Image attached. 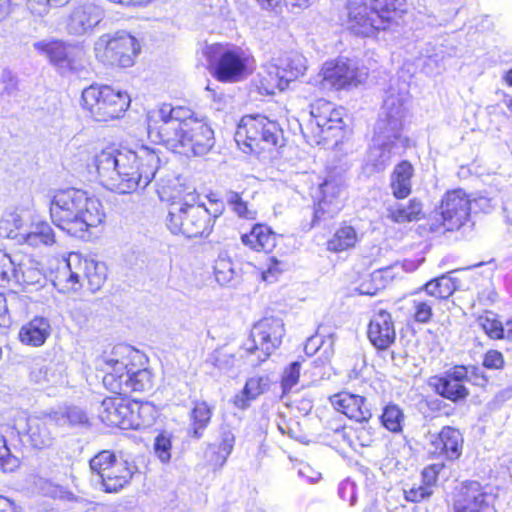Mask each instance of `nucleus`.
Masks as SVG:
<instances>
[{"mask_svg":"<svg viewBox=\"0 0 512 512\" xmlns=\"http://www.w3.org/2000/svg\"><path fill=\"white\" fill-rule=\"evenodd\" d=\"M171 441L170 438L160 434L156 437L154 443V450L158 458L162 462H168L170 459Z\"/></svg>","mask_w":512,"mask_h":512,"instance_id":"57","label":"nucleus"},{"mask_svg":"<svg viewBox=\"0 0 512 512\" xmlns=\"http://www.w3.org/2000/svg\"><path fill=\"white\" fill-rule=\"evenodd\" d=\"M403 0H350L347 28L355 35L370 37L386 30L402 12Z\"/></svg>","mask_w":512,"mask_h":512,"instance_id":"6","label":"nucleus"},{"mask_svg":"<svg viewBox=\"0 0 512 512\" xmlns=\"http://www.w3.org/2000/svg\"><path fill=\"white\" fill-rule=\"evenodd\" d=\"M382 426L392 433H400L403 430L404 413L395 403H388L382 409L379 417Z\"/></svg>","mask_w":512,"mask_h":512,"instance_id":"42","label":"nucleus"},{"mask_svg":"<svg viewBox=\"0 0 512 512\" xmlns=\"http://www.w3.org/2000/svg\"><path fill=\"white\" fill-rule=\"evenodd\" d=\"M358 241L356 229L347 224L341 225L326 243V249L339 253L353 248Z\"/></svg>","mask_w":512,"mask_h":512,"instance_id":"35","label":"nucleus"},{"mask_svg":"<svg viewBox=\"0 0 512 512\" xmlns=\"http://www.w3.org/2000/svg\"><path fill=\"white\" fill-rule=\"evenodd\" d=\"M504 357L497 350H489L483 358V366L487 369H502L504 366Z\"/></svg>","mask_w":512,"mask_h":512,"instance_id":"58","label":"nucleus"},{"mask_svg":"<svg viewBox=\"0 0 512 512\" xmlns=\"http://www.w3.org/2000/svg\"><path fill=\"white\" fill-rule=\"evenodd\" d=\"M205 55L221 82H238L249 74L250 56L240 47L216 43L206 48Z\"/></svg>","mask_w":512,"mask_h":512,"instance_id":"10","label":"nucleus"},{"mask_svg":"<svg viewBox=\"0 0 512 512\" xmlns=\"http://www.w3.org/2000/svg\"><path fill=\"white\" fill-rule=\"evenodd\" d=\"M102 20V10L92 3L75 7L67 20L70 35L82 36L93 31Z\"/></svg>","mask_w":512,"mask_h":512,"instance_id":"25","label":"nucleus"},{"mask_svg":"<svg viewBox=\"0 0 512 512\" xmlns=\"http://www.w3.org/2000/svg\"><path fill=\"white\" fill-rule=\"evenodd\" d=\"M284 335L282 319L265 317L259 320L251 331V339L244 344V354L241 357H246L251 366L260 365L280 346Z\"/></svg>","mask_w":512,"mask_h":512,"instance_id":"12","label":"nucleus"},{"mask_svg":"<svg viewBox=\"0 0 512 512\" xmlns=\"http://www.w3.org/2000/svg\"><path fill=\"white\" fill-rule=\"evenodd\" d=\"M300 366L299 361H294L284 370L281 381L284 393L290 391L298 383Z\"/></svg>","mask_w":512,"mask_h":512,"instance_id":"52","label":"nucleus"},{"mask_svg":"<svg viewBox=\"0 0 512 512\" xmlns=\"http://www.w3.org/2000/svg\"><path fill=\"white\" fill-rule=\"evenodd\" d=\"M422 289L434 300H445L457 289L456 280L450 277L449 274H443L428 281Z\"/></svg>","mask_w":512,"mask_h":512,"instance_id":"38","label":"nucleus"},{"mask_svg":"<svg viewBox=\"0 0 512 512\" xmlns=\"http://www.w3.org/2000/svg\"><path fill=\"white\" fill-rule=\"evenodd\" d=\"M356 440L362 447H369L373 443L371 428L362 427L356 431Z\"/></svg>","mask_w":512,"mask_h":512,"instance_id":"61","label":"nucleus"},{"mask_svg":"<svg viewBox=\"0 0 512 512\" xmlns=\"http://www.w3.org/2000/svg\"><path fill=\"white\" fill-rule=\"evenodd\" d=\"M322 86L340 90L349 86H356L361 82L356 64L344 58L326 62L321 70Z\"/></svg>","mask_w":512,"mask_h":512,"instance_id":"18","label":"nucleus"},{"mask_svg":"<svg viewBox=\"0 0 512 512\" xmlns=\"http://www.w3.org/2000/svg\"><path fill=\"white\" fill-rule=\"evenodd\" d=\"M422 476L424 480L423 485H430L432 487V483H434L437 478V471L434 466H430L423 470Z\"/></svg>","mask_w":512,"mask_h":512,"instance_id":"64","label":"nucleus"},{"mask_svg":"<svg viewBox=\"0 0 512 512\" xmlns=\"http://www.w3.org/2000/svg\"><path fill=\"white\" fill-rule=\"evenodd\" d=\"M146 357L128 345H117L109 354L101 356L97 365L106 372L103 385L114 394L143 392L153 387V375L148 368H140Z\"/></svg>","mask_w":512,"mask_h":512,"instance_id":"5","label":"nucleus"},{"mask_svg":"<svg viewBox=\"0 0 512 512\" xmlns=\"http://www.w3.org/2000/svg\"><path fill=\"white\" fill-rule=\"evenodd\" d=\"M405 100L406 94L396 92L393 87L386 92L365 163V171L370 175L384 171L392 158L409 146V139L402 135Z\"/></svg>","mask_w":512,"mask_h":512,"instance_id":"3","label":"nucleus"},{"mask_svg":"<svg viewBox=\"0 0 512 512\" xmlns=\"http://www.w3.org/2000/svg\"><path fill=\"white\" fill-rule=\"evenodd\" d=\"M213 408L205 401H197L190 413L192 435L199 439L203 436L204 430L210 423Z\"/></svg>","mask_w":512,"mask_h":512,"instance_id":"39","label":"nucleus"},{"mask_svg":"<svg viewBox=\"0 0 512 512\" xmlns=\"http://www.w3.org/2000/svg\"><path fill=\"white\" fill-rule=\"evenodd\" d=\"M319 189L321 197L314 208L313 225L334 218L342 209L340 194L343 184L340 179L327 178Z\"/></svg>","mask_w":512,"mask_h":512,"instance_id":"19","label":"nucleus"},{"mask_svg":"<svg viewBox=\"0 0 512 512\" xmlns=\"http://www.w3.org/2000/svg\"><path fill=\"white\" fill-rule=\"evenodd\" d=\"M158 153L146 146L137 151L108 147L94 157L100 183L110 191L128 194L144 189L160 169Z\"/></svg>","mask_w":512,"mask_h":512,"instance_id":"2","label":"nucleus"},{"mask_svg":"<svg viewBox=\"0 0 512 512\" xmlns=\"http://www.w3.org/2000/svg\"><path fill=\"white\" fill-rule=\"evenodd\" d=\"M130 101L127 92L108 85H91L85 88L81 95L83 109L98 122L120 118L128 109Z\"/></svg>","mask_w":512,"mask_h":512,"instance_id":"9","label":"nucleus"},{"mask_svg":"<svg viewBox=\"0 0 512 512\" xmlns=\"http://www.w3.org/2000/svg\"><path fill=\"white\" fill-rule=\"evenodd\" d=\"M130 409L133 410V424L130 429H140L152 424L153 422V407L148 403H139L137 401H130Z\"/></svg>","mask_w":512,"mask_h":512,"instance_id":"44","label":"nucleus"},{"mask_svg":"<svg viewBox=\"0 0 512 512\" xmlns=\"http://www.w3.org/2000/svg\"><path fill=\"white\" fill-rule=\"evenodd\" d=\"M51 420L58 426H87L89 417L85 410L78 406H67L50 413Z\"/></svg>","mask_w":512,"mask_h":512,"instance_id":"36","label":"nucleus"},{"mask_svg":"<svg viewBox=\"0 0 512 512\" xmlns=\"http://www.w3.org/2000/svg\"><path fill=\"white\" fill-rule=\"evenodd\" d=\"M258 6L265 11L279 14L282 11L283 2L287 4V0H254Z\"/></svg>","mask_w":512,"mask_h":512,"instance_id":"60","label":"nucleus"},{"mask_svg":"<svg viewBox=\"0 0 512 512\" xmlns=\"http://www.w3.org/2000/svg\"><path fill=\"white\" fill-rule=\"evenodd\" d=\"M21 225V218L16 213H5L0 219V236L14 239L18 236L17 230Z\"/></svg>","mask_w":512,"mask_h":512,"instance_id":"48","label":"nucleus"},{"mask_svg":"<svg viewBox=\"0 0 512 512\" xmlns=\"http://www.w3.org/2000/svg\"><path fill=\"white\" fill-rule=\"evenodd\" d=\"M51 325L45 317H34L27 324L23 325L19 332V339L22 343L33 347L43 345L50 336Z\"/></svg>","mask_w":512,"mask_h":512,"instance_id":"30","label":"nucleus"},{"mask_svg":"<svg viewBox=\"0 0 512 512\" xmlns=\"http://www.w3.org/2000/svg\"><path fill=\"white\" fill-rule=\"evenodd\" d=\"M23 240L30 246L52 245L55 242V234L47 222H39L31 225L29 232L22 235Z\"/></svg>","mask_w":512,"mask_h":512,"instance_id":"41","label":"nucleus"},{"mask_svg":"<svg viewBox=\"0 0 512 512\" xmlns=\"http://www.w3.org/2000/svg\"><path fill=\"white\" fill-rule=\"evenodd\" d=\"M431 222V230L436 231L444 227L447 231L457 230L469 219L471 213V199L462 189L449 191L445 194L441 207Z\"/></svg>","mask_w":512,"mask_h":512,"instance_id":"14","label":"nucleus"},{"mask_svg":"<svg viewBox=\"0 0 512 512\" xmlns=\"http://www.w3.org/2000/svg\"><path fill=\"white\" fill-rule=\"evenodd\" d=\"M310 115L311 120L308 126L314 133L317 144L326 140L333 134V131H340L343 128L344 111L330 101L316 100L310 105Z\"/></svg>","mask_w":512,"mask_h":512,"instance_id":"15","label":"nucleus"},{"mask_svg":"<svg viewBox=\"0 0 512 512\" xmlns=\"http://www.w3.org/2000/svg\"><path fill=\"white\" fill-rule=\"evenodd\" d=\"M413 172V166L408 161H402L394 168L390 187L395 198L403 199L411 193Z\"/></svg>","mask_w":512,"mask_h":512,"instance_id":"34","label":"nucleus"},{"mask_svg":"<svg viewBox=\"0 0 512 512\" xmlns=\"http://www.w3.org/2000/svg\"><path fill=\"white\" fill-rule=\"evenodd\" d=\"M368 339L378 350L388 349L395 341L396 332L392 316L386 310H379L370 319Z\"/></svg>","mask_w":512,"mask_h":512,"instance_id":"23","label":"nucleus"},{"mask_svg":"<svg viewBox=\"0 0 512 512\" xmlns=\"http://www.w3.org/2000/svg\"><path fill=\"white\" fill-rule=\"evenodd\" d=\"M491 208L490 200L486 197L480 196L471 200V211L488 212Z\"/></svg>","mask_w":512,"mask_h":512,"instance_id":"62","label":"nucleus"},{"mask_svg":"<svg viewBox=\"0 0 512 512\" xmlns=\"http://www.w3.org/2000/svg\"><path fill=\"white\" fill-rule=\"evenodd\" d=\"M2 89L0 98L4 101L10 102V98H15L19 92V81L17 76L10 70H3L1 74Z\"/></svg>","mask_w":512,"mask_h":512,"instance_id":"45","label":"nucleus"},{"mask_svg":"<svg viewBox=\"0 0 512 512\" xmlns=\"http://www.w3.org/2000/svg\"><path fill=\"white\" fill-rule=\"evenodd\" d=\"M334 339L330 335L327 340H321L317 336L308 338L304 350L307 355H314L317 351L323 349L326 359H329L333 355Z\"/></svg>","mask_w":512,"mask_h":512,"instance_id":"47","label":"nucleus"},{"mask_svg":"<svg viewBox=\"0 0 512 512\" xmlns=\"http://www.w3.org/2000/svg\"><path fill=\"white\" fill-rule=\"evenodd\" d=\"M421 212L422 203L417 199H411L407 204L394 201L385 207L386 218L398 224L417 221Z\"/></svg>","mask_w":512,"mask_h":512,"instance_id":"31","label":"nucleus"},{"mask_svg":"<svg viewBox=\"0 0 512 512\" xmlns=\"http://www.w3.org/2000/svg\"><path fill=\"white\" fill-rule=\"evenodd\" d=\"M433 493L432 487L430 485L420 484L418 486L414 485L409 489L404 490L405 499L409 502H421L427 498H429Z\"/></svg>","mask_w":512,"mask_h":512,"instance_id":"55","label":"nucleus"},{"mask_svg":"<svg viewBox=\"0 0 512 512\" xmlns=\"http://www.w3.org/2000/svg\"><path fill=\"white\" fill-rule=\"evenodd\" d=\"M241 241L255 251L270 252L276 246V235L265 225H255L250 233L243 234Z\"/></svg>","mask_w":512,"mask_h":512,"instance_id":"32","label":"nucleus"},{"mask_svg":"<svg viewBox=\"0 0 512 512\" xmlns=\"http://www.w3.org/2000/svg\"><path fill=\"white\" fill-rule=\"evenodd\" d=\"M210 362L219 370L228 371L235 363V356L221 350H216L210 356Z\"/></svg>","mask_w":512,"mask_h":512,"instance_id":"56","label":"nucleus"},{"mask_svg":"<svg viewBox=\"0 0 512 512\" xmlns=\"http://www.w3.org/2000/svg\"><path fill=\"white\" fill-rule=\"evenodd\" d=\"M17 465V458L11 455L6 438L0 434V470L3 472L12 471Z\"/></svg>","mask_w":512,"mask_h":512,"instance_id":"53","label":"nucleus"},{"mask_svg":"<svg viewBox=\"0 0 512 512\" xmlns=\"http://www.w3.org/2000/svg\"><path fill=\"white\" fill-rule=\"evenodd\" d=\"M277 58L289 82L304 75L307 70V59L298 52H288Z\"/></svg>","mask_w":512,"mask_h":512,"instance_id":"40","label":"nucleus"},{"mask_svg":"<svg viewBox=\"0 0 512 512\" xmlns=\"http://www.w3.org/2000/svg\"><path fill=\"white\" fill-rule=\"evenodd\" d=\"M432 444L435 446V452L439 450V454H444L447 459L454 460L459 458L462 453L463 437L459 430L446 426L442 428Z\"/></svg>","mask_w":512,"mask_h":512,"instance_id":"29","label":"nucleus"},{"mask_svg":"<svg viewBox=\"0 0 512 512\" xmlns=\"http://www.w3.org/2000/svg\"><path fill=\"white\" fill-rule=\"evenodd\" d=\"M283 131L276 121L264 115L242 117L235 132V141L245 153L260 154L281 145Z\"/></svg>","mask_w":512,"mask_h":512,"instance_id":"8","label":"nucleus"},{"mask_svg":"<svg viewBox=\"0 0 512 512\" xmlns=\"http://www.w3.org/2000/svg\"><path fill=\"white\" fill-rule=\"evenodd\" d=\"M468 381V368L462 365L447 370L441 377L434 378V388L437 394L453 401L464 400L469 395L465 386Z\"/></svg>","mask_w":512,"mask_h":512,"instance_id":"20","label":"nucleus"},{"mask_svg":"<svg viewBox=\"0 0 512 512\" xmlns=\"http://www.w3.org/2000/svg\"><path fill=\"white\" fill-rule=\"evenodd\" d=\"M50 215L53 223L67 234L85 239L90 230L105 220L102 203L76 188L59 189L50 200Z\"/></svg>","mask_w":512,"mask_h":512,"instance_id":"4","label":"nucleus"},{"mask_svg":"<svg viewBox=\"0 0 512 512\" xmlns=\"http://www.w3.org/2000/svg\"><path fill=\"white\" fill-rule=\"evenodd\" d=\"M422 70L429 76L439 74L443 69L445 51L442 47L428 46L422 53Z\"/></svg>","mask_w":512,"mask_h":512,"instance_id":"43","label":"nucleus"},{"mask_svg":"<svg viewBox=\"0 0 512 512\" xmlns=\"http://www.w3.org/2000/svg\"><path fill=\"white\" fill-rule=\"evenodd\" d=\"M66 268L68 271L67 282L71 283V288L75 290L77 289L75 285L80 284V279L85 277L89 289L96 292L102 287L107 277V267L104 262L84 258L79 253L69 254Z\"/></svg>","mask_w":512,"mask_h":512,"instance_id":"16","label":"nucleus"},{"mask_svg":"<svg viewBox=\"0 0 512 512\" xmlns=\"http://www.w3.org/2000/svg\"><path fill=\"white\" fill-rule=\"evenodd\" d=\"M17 278H13L16 284H32L38 282L41 277V272L31 266L23 263H16Z\"/></svg>","mask_w":512,"mask_h":512,"instance_id":"50","label":"nucleus"},{"mask_svg":"<svg viewBox=\"0 0 512 512\" xmlns=\"http://www.w3.org/2000/svg\"><path fill=\"white\" fill-rule=\"evenodd\" d=\"M60 374L56 371V365L47 363L43 358L33 360L30 367V379L35 384L45 386L58 382Z\"/></svg>","mask_w":512,"mask_h":512,"instance_id":"37","label":"nucleus"},{"mask_svg":"<svg viewBox=\"0 0 512 512\" xmlns=\"http://www.w3.org/2000/svg\"><path fill=\"white\" fill-rule=\"evenodd\" d=\"M51 7V0H27V8L35 17H44Z\"/></svg>","mask_w":512,"mask_h":512,"instance_id":"59","label":"nucleus"},{"mask_svg":"<svg viewBox=\"0 0 512 512\" xmlns=\"http://www.w3.org/2000/svg\"><path fill=\"white\" fill-rule=\"evenodd\" d=\"M225 199L227 204L239 217H251V212L248 210L247 203L242 200L238 193L229 191L226 193Z\"/></svg>","mask_w":512,"mask_h":512,"instance_id":"54","label":"nucleus"},{"mask_svg":"<svg viewBox=\"0 0 512 512\" xmlns=\"http://www.w3.org/2000/svg\"><path fill=\"white\" fill-rule=\"evenodd\" d=\"M480 323L485 333L492 339L506 338V324L492 318H480Z\"/></svg>","mask_w":512,"mask_h":512,"instance_id":"51","label":"nucleus"},{"mask_svg":"<svg viewBox=\"0 0 512 512\" xmlns=\"http://www.w3.org/2000/svg\"><path fill=\"white\" fill-rule=\"evenodd\" d=\"M468 376L476 378L475 384L484 385L487 382V378L483 375V371L477 366H469Z\"/></svg>","mask_w":512,"mask_h":512,"instance_id":"63","label":"nucleus"},{"mask_svg":"<svg viewBox=\"0 0 512 512\" xmlns=\"http://www.w3.org/2000/svg\"><path fill=\"white\" fill-rule=\"evenodd\" d=\"M491 498L479 482L465 481L455 490L454 508L489 512Z\"/></svg>","mask_w":512,"mask_h":512,"instance_id":"21","label":"nucleus"},{"mask_svg":"<svg viewBox=\"0 0 512 512\" xmlns=\"http://www.w3.org/2000/svg\"><path fill=\"white\" fill-rule=\"evenodd\" d=\"M16 260L0 250V286H5L17 278Z\"/></svg>","mask_w":512,"mask_h":512,"instance_id":"46","label":"nucleus"},{"mask_svg":"<svg viewBox=\"0 0 512 512\" xmlns=\"http://www.w3.org/2000/svg\"><path fill=\"white\" fill-rule=\"evenodd\" d=\"M33 46L60 69L78 71L82 67L81 60L84 52L79 46L61 41H39Z\"/></svg>","mask_w":512,"mask_h":512,"instance_id":"17","label":"nucleus"},{"mask_svg":"<svg viewBox=\"0 0 512 512\" xmlns=\"http://www.w3.org/2000/svg\"><path fill=\"white\" fill-rule=\"evenodd\" d=\"M332 406L349 419L360 423L368 422L372 412L365 397L349 392H340L330 397Z\"/></svg>","mask_w":512,"mask_h":512,"instance_id":"24","label":"nucleus"},{"mask_svg":"<svg viewBox=\"0 0 512 512\" xmlns=\"http://www.w3.org/2000/svg\"><path fill=\"white\" fill-rule=\"evenodd\" d=\"M91 481L106 493H117L127 486L138 468L122 452L102 450L89 461Z\"/></svg>","mask_w":512,"mask_h":512,"instance_id":"7","label":"nucleus"},{"mask_svg":"<svg viewBox=\"0 0 512 512\" xmlns=\"http://www.w3.org/2000/svg\"><path fill=\"white\" fill-rule=\"evenodd\" d=\"M132 413L130 401L120 397L104 399L99 409V417L103 423L124 430L136 425L131 419Z\"/></svg>","mask_w":512,"mask_h":512,"instance_id":"22","label":"nucleus"},{"mask_svg":"<svg viewBox=\"0 0 512 512\" xmlns=\"http://www.w3.org/2000/svg\"><path fill=\"white\" fill-rule=\"evenodd\" d=\"M434 304L433 300H423L420 298H416L413 300V309H414V320L417 323L426 324L428 323L433 315L432 306Z\"/></svg>","mask_w":512,"mask_h":512,"instance_id":"49","label":"nucleus"},{"mask_svg":"<svg viewBox=\"0 0 512 512\" xmlns=\"http://www.w3.org/2000/svg\"><path fill=\"white\" fill-rule=\"evenodd\" d=\"M259 76L258 88L267 95H274L276 91L285 90L290 83L278 58H273L266 64Z\"/></svg>","mask_w":512,"mask_h":512,"instance_id":"28","label":"nucleus"},{"mask_svg":"<svg viewBox=\"0 0 512 512\" xmlns=\"http://www.w3.org/2000/svg\"><path fill=\"white\" fill-rule=\"evenodd\" d=\"M270 378L268 375L253 376L246 381L242 393L235 396L234 404L239 409H246L250 401L269 389Z\"/></svg>","mask_w":512,"mask_h":512,"instance_id":"33","label":"nucleus"},{"mask_svg":"<svg viewBox=\"0 0 512 512\" xmlns=\"http://www.w3.org/2000/svg\"><path fill=\"white\" fill-rule=\"evenodd\" d=\"M148 131H157L161 142L174 152L203 156L215 144L214 131L205 119L186 107L163 104L147 115Z\"/></svg>","mask_w":512,"mask_h":512,"instance_id":"1","label":"nucleus"},{"mask_svg":"<svg viewBox=\"0 0 512 512\" xmlns=\"http://www.w3.org/2000/svg\"><path fill=\"white\" fill-rule=\"evenodd\" d=\"M236 442V429L229 423H222L219 428L218 444L209 445L206 459L214 468H221L231 455Z\"/></svg>","mask_w":512,"mask_h":512,"instance_id":"26","label":"nucleus"},{"mask_svg":"<svg viewBox=\"0 0 512 512\" xmlns=\"http://www.w3.org/2000/svg\"><path fill=\"white\" fill-rule=\"evenodd\" d=\"M140 50L138 40L126 31L103 34L94 43L96 59L113 67L133 66Z\"/></svg>","mask_w":512,"mask_h":512,"instance_id":"11","label":"nucleus"},{"mask_svg":"<svg viewBox=\"0 0 512 512\" xmlns=\"http://www.w3.org/2000/svg\"><path fill=\"white\" fill-rule=\"evenodd\" d=\"M54 420L50 414L45 417L32 416L27 419V437L29 444L37 450L50 448L55 436L51 430Z\"/></svg>","mask_w":512,"mask_h":512,"instance_id":"27","label":"nucleus"},{"mask_svg":"<svg viewBox=\"0 0 512 512\" xmlns=\"http://www.w3.org/2000/svg\"><path fill=\"white\" fill-rule=\"evenodd\" d=\"M211 214L204 205L173 201L169 207L167 227L173 234L187 238L208 235L212 229Z\"/></svg>","mask_w":512,"mask_h":512,"instance_id":"13","label":"nucleus"}]
</instances>
